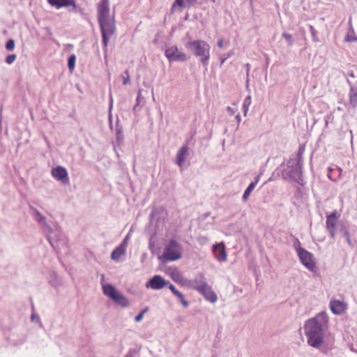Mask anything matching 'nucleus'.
<instances>
[{
    "label": "nucleus",
    "instance_id": "f704fd0d",
    "mask_svg": "<svg viewBox=\"0 0 357 357\" xmlns=\"http://www.w3.org/2000/svg\"><path fill=\"white\" fill-rule=\"evenodd\" d=\"M350 100L354 106L357 105V93L353 94L350 96Z\"/></svg>",
    "mask_w": 357,
    "mask_h": 357
},
{
    "label": "nucleus",
    "instance_id": "aec40b11",
    "mask_svg": "<svg viewBox=\"0 0 357 357\" xmlns=\"http://www.w3.org/2000/svg\"><path fill=\"white\" fill-rule=\"evenodd\" d=\"M197 1V0H175L172 9H176L178 7L181 10L185 8L192 6Z\"/></svg>",
    "mask_w": 357,
    "mask_h": 357
},
{
    "label": "nucleus",
    "instance_id": "e433bc0d",
    "mask_svg": "<svg viewBox=\"0 0 357 357\" xmlns=\"http://www.w3.org/2000/svg\"><path fill=\"white\" fill-rule=\"evenodd\" d=\"M283 38L289 41V43H291V35L287 33H284L282 34Z\"/></svg>",
    "mask_w": 357,
    "mask_h": 357
},
{
    "label": "nucleus",
    "instance_id": "393cba45",
    "mask_svg": "<svg viewBox=\"0 0 357 357\" xmlns=\"http://www.w3.org/2000/svg\"><path fill=\"white\" fill-rule=\"evenodd\" d=\"M290 176L297 181H298L301 179V167L298 165H297V167H296L295 171L290 174Z\"/></svg>",
    "mask_w": 357,
    "mask_h": 357
},
{
    "label": "nucleus",
    "instance_id": "f257e3e1",
    "mask_svg": "<svg viewBox=\"0 0 357 357\" xmlns=\"http://www.w3.org/2000/svg\"><path fill=\"white\" fill-rule=\"evenodd\" d=\"M328 324L329 317L324 311L305 321L303 331L307 344L310 347L319 350L324 347L326 332L328 330Z\"/></svg>",
    "mask_w": 357,
    "mask_h": 357
},
{
    "label": "nucleus",
    "instance_id": "a18cd8bd",
    "mask_svg": "<svg viewBox=\"0 0 357 357\" xmlns=\"http://www.w3.org/2000/svg\"><path fill=\"white\" fill-rule=\"evenodd\" d=\"M246 75H247V77L249 76V72H250V65L249 63H247L246 64Z\"/></svg>",
    "mask_w": 357,
    "mask_h": 357
},
{
    "label": "nucleus",
    "instance_id": "2eb2a0df",
    "mask_svg": "<svg viewBox=\"0 0 357 357\" xmlns=\"http://www.w3.org/2000/svg\"><path fill=\"white\" fill-rule=\"evenodd\" d=\"M103 280L104 275L102 276L101 280V285L103 294L113 301L116 296L119 293V291L112 284L105 282Z\"/></svg>",
    "mask_w": 357,
    "mask_h": 357
},
{
    "label": "nucleus",
    "instance_id": "2f4dec72",
    "mask_svg": "<svg viewBox=\"0 0 357 357\" xmlns=\"http://www.w3.org/2000/svg\"><path fill=\"white\" fill-rule=\"evenodd\" d=\"M16 58H17V56L15 54H10L6 57V61L8 64H12L13 63L15 62V61L16 60Z\"/></svg>",
    "mask_w": 357,
    "mask_h": 357
},
{
    "label": "nucleus",
    "instance_id": "7c9ffc66",
    "mask_svg": "<svg viewBox=\"0 0 357 357\" xmlns=\"http://www.w3.org/2000/svg\"><path fill=\"white\" fill-rule=\"evenodd\" d=\"M6 47L8 51H12L15 48V41L13 39L9 40L6 45Z\"/></svg>",
    "mask_w": 357,
    "mask_h": 357
},
{
    "label": "nucleus",
    "instance_id": "bb28decb",
    "mask_svg": "<svg viewBox=\"0 0 357 357\" xmlns=\"http://www.w3.org/2000/svg\"><path fill=\"white\" fill-rule=\"evenodd\" d=\"M233 54H234V50H231L230 52H229L226 54L220 55L219 56V59H220V65L222 66L225 62V61L227 59H229V57H231Z\"/></svg>",
    "mask_w": 357,
    "mask_h": 357
},
{
    "label": "nucleus",
    "instance_id": "a19ab883",
    "mask_svg": "<svg viewBox=\"0 0 357 357\" xmlns=\"http://www.w3.org/2000/svg\"><path fill=\"white\" fill-rule=\"evenodd\" d=\"M169 289L172 291V292L174 294V295L178 291V290L175 288V287L170 284H169Z\"/></svg>",
    "mask_w": 357,
    "mask_h": 357
},
{
    "label": "nucleus",
    "instance_id": "c756f323",
    "mask_svg": "<svg viewBox=\"0 0 357 357\" xmlns=\"http://www.w3.org/2000/svg\"><path fill=\"white\" fill-rule=\"evenodd\" d=\"M125 75H122L121 77H122V80H123V84L124 85H127L128 84L130 83V75H129V73H128V70H126L124 73Z\"/></svg>",
    "mask_w": 357,
    "mask_h": 357
},
{
    "label": "nucleus",
    "instance_id": "f3484780",
    "mask_svg": "<svg viewBox=\"0 0 357 357\" xmlns=\"http://www.w3.org/2000/svg\"><path fill=\"white\" fill-rule=\"evenodd\" d=\"M127 248H125L124 245H119L116 247L111 254V259L116 261L119 262L123 260L126 253Z\"/></svg>",
    "mask_w": 357,
    "mask_h": 357
},
{
    "label": "nucleus",
    "instance_id": "b1692460",
    "mask_svg": "<svg viewBox=\"0 0 357 357\" xmlns=\"http://www.w3.org/2000/svg\"><path fill=\"white\" fill-rule=\"evenodd\" d=\"M35 214L36 221L43 225V229H45V225H47L45 222V218L38 211H36Z\"/></svg>",
    "mask_w": 357,
    "mask_h": 357
},
{
    "label": "nucleus",
    "instance_id": "a211bd4d",
    "mask_svg": "<svg viewBox=\"0 0 357 357\" xmlns=\"http://www.w3.org/2000/svg\"><path fill=\"white\" fill-rule=\"evenodd\" d=\"M188 155V148L187 146H182L176 154V164L182 168L183 165Z\"/></svg>",
    "mask_w": 357,
    "mask_h": 357
},
{
    "label": "nucleus",
    "instance_id": "de8ad7c7",
    "mask_svg": "<svg viewBox=\"0 0 357 357\" xmlns=\"http://www.w3.org/2000/svg\"><path fill=\"white\" fill-rule=\"evenodd\" d=\"M346 241L347 242V243L349 245H351V238H350V236H349L348 237H346Z\"/></svg>",
    "mask_w": 357,
    "mask_h": 357
},
{
    "label": "nucleus",
    "instance_id": "cd10ccee",
    "mask_svg": "<svg viewBox=\"0 0 357 357\" xmlns=\"http://www.w3.org/2000/svg\"><path fill=\"white\" fill-rule=\"evenodd\" d=\"M149 310V308L148 307H145L144 309H143L135 317V321L137 322V323H139L140 322L143 317H144V315L146 312H147Z\"/></svg>",
    "mask_w": 357,
    "mask_h": 357
},
{
    "label": "nucleus",
    "instance_id": "5fc2aeb1",
    "mask_svg": "<svg viewBox=\"0 0 357 357\" xmlns=\"http://www.w3.org/2000/svg\"><path fill=\"white\" fill-rule=\"evenodd\" d=\"M110 100H111V105L112 104V98L111 97L110 98Z\"/></svg>",
    "mask_w": 357,
    "mask_h": 357
},
{
    "label": "nucleus",
    "instance_id": "a878e982",
    "mask_svg": "<svg viewBox=\"0 0 357 357\" xmlns=\"http://www.w3.org/2000/svg\"><path fill=\"white\" fill-rule=\"evenodd\" d=\"M75 61H76V56L75 54H72L68 59V68L70 69V71H73L75 68Z\"/></svg>",
    "mask_w": 357,
    "mask_h": 357
},
{
    "label": "nucleus",
    "instance_id": "c85d7f7f",
    "mask_svg": "<svg viewBox=\"0 0 357 357\" xmlns=\"http://www.w3.org/2000/svg\"><path fill=\"white\" fill-rule=\"evenodd\" d=\"M339 232L342 235V236L346 238V237H348L349 235V231L346 228L344 224L340 225V231Z\"/></svg>",
    "mask_w": 357,
    "mask_h": 357
},
{
    "label": "nucleus",
    "instance_id": "603ef678",
    "mask_svg": "<svg viewBox=\"0 0 357 357\" xmlns=\"http://www.w3.org/2000/svg\"><path fill=\"white\" fill-rule=\"evenodd\" d=\"M31 318H32V319H35V315H34V314H33V315L31 316Z\"/></svg>",
    "mask_w": 357,
    "mask_h": 357
},
{
    "label": "nucleus",
    "instance_id": "72a5a7b5",
    "mask_svg": "<svg viewBox=\"0 0 357 357\" xmlns=\"http://www.w3.org/2000/svg\"><path fill=\"white\" fill-rule=\"evenodd\" d=\"M229 45V41H227L225 43H224V41H223L222 39H220L218 41V46L220 49L223 48L225 46H228Z\"/></svg>",
    "mask_w": 357,
    "mask_h": 357
},
{
    "label": "nucleus",
    "instance_id": "4be33fe9",
    "mask_svg": "<svg viewBox=\"0 0 357 357\" xmlns=\"http://www.w3.org/2000/svg\"><path fill=\"white\" fill-rule=\"evenodd\" d=\"M207 282L204 280V278H196V279H194L192 280H190L188 282V286L197 291V288L198 287H202L204 286V284H206Z\"/></svg>",
    "mask_w": 357,
    "mask_h": 357
},
{
    "label": "nucleus",
    "instance_id": "864d4df0",
    "mask_svg": "<svg viewBox=\"0 0 357 357\" xmlns=\"http://www.w3.org/2000/svg\"><path fill=\"white\" fill-rule=\"evenodd\" d=\"M338 171H339L340 172H342V169H341V168H338Z\"/></svg>",
    "mask_w": 357,
    "mask_h": 357
},
{
    "label": "nucleus",
    "instance_id": "9d476101",
    "mask_svg": "<svg viewBox=\"0 0 357 357\" xmlns=\"http://www.w3.org/2000/svg\"><path fill=\"white\" fill-rule=\"evenodd\" d=\"M169 284V281L165 280L162 276L159 275H154L146 284L147 289H152L154 290H160Z\"/></svg>",
    "mask_w": 357,
    "mask_h": 357
},
{
    "label": "nucleus",
    "instance_id": "4c0bfd02",
    "mask_svg": "<svg viewBox=\"0 0 357 357\" xmlns=\"http://www.w3.org/2000/svg\"><path fill=\"white\" fill-rule=\"evenodd\" d=\"M227 110L231 115H234L236 113V109L231 107H227Z\"/></svg>",
    "mask_w": 357,
    "mask_h": 357
},
{
    "label": "nucleus",
    "instance_id": "4468645a",
    "mask_svg": "<svg viewBox=\"0 0 357 357\" xmlns=\"http://www.w3.org/2000/svg\"><path fill=\"white\" fill-rule=\"evenodd\" d=\"M52 176L63 184L69 183L68 174L66 168L58 166L52 169Z\"/></svg>",
    "mask_w": 357,
    "mask_h": 357
},
{
    "label": "nucleus",
    "instance_id": "5701e85b",
    "mask_svg": "<svg viewBox=\"0 0 357 357\" xmlns=\"http://www.w3.org/2000/svg\"><path fill=\"white\" fill-rule=\"evenodd\" d=\"M255 188V183H250L248 187L245 190L243 195V200L244 202H246L250 197L251 192Z\"/></svg>",
    "mask_w": 357,
    "mask_h": 357
},
{
    "label": "nucleus",
    "instance_id": "f8f14e48",
    "mask_svg": "<svg viewBox=\"0 0 357 357\" xmlns=\"http://www.w3.org/2000/svg\"><path fill=\"white\" fill-rule=\"evenodd\" d=\"M329 307L331 312L335 315H341L347 310V304L344 300L331 299Z\"/></svg>",
    "mask_w": 357,
    "mask_h": 357
},
{
    "label": "nucleus",
    "instance_id": "8fccbe9b",
    "mask_svg": "<svg viewBox=\"0 0 357 357\" xmlns=\"http://www.w3.org/2000/svg\"><path fill=\"white\" fill-rule=\"evenodd\" d=\"M331 171H332L331 168H329V169H328V172H328V178H329L330 179H332V178H331V174H330V172H331Z\"/></svg>",
    "mask_w": 357,
    "mask_h": 357
},
{
    "label": "nucleus",
    "instance_id": "39448f33",
    "mask_svg": "<svg viewBox=\"0 0 357 357\" xmlns=\"http://www.w3.org/2000/svg\"><path fill=\"white\" fill-rule=\"evenodd\" d=\"M44 231L47 234L48 241L54 248L59 247L58 243L62 240L63 234L61 231V227L59 225H54V227L48 225H45Z\"/></svg>",
    "mask_w": 357,
    "mask_h": 357
},
{
    "label": "nucleus",
    "instance_id": "37998d69",
    "mask_svg": "<svg viewBox=\"0 0 357 357\" xmlns=\"http://www.w3.org/2000/svg\"><path fill=\"white\" fill-rule=\"evenodd\" d=\"M141 96H142V90H139L138 91V96H137V104H136V105H138V104L139 103V100H140Z\"/></svg>",
    "mask_w": 357,
    "mask_h": 357
},
{
    "label": "nucleus",
    "instance_id": "c9c22d12",
    "mask_svg": "<svg viewBox=\"0 0 357 357\" xmlns=\"http://www.w3.org/2000/svg\"><path fill=\"white\" fill-rule=\"evenodd\" d=\"M130 238V234H128L126 237L123 239V241L121 242V243L120 245H124L125 244V248H127L128 245V240Z\"/></svg>",
    "mask_w": 357,
    "mask_h": 357
},
{
    "label": "nucleus",
    "instance_id": "ea45409f",
    "mask_svg": "<svg viewBox=\"0 0 357 357\" xmlns=\"http://www.w3.org/2000/svg\"><path fill=\"white\" fill-rule=\"evenodd\" d=\"M174 296H176L179 300H181L182 298H184V296L183 295V294L181 292H180L179 291H178L175 294Z\"/></svg>",
    "mask_w": 357,
    "mask_h": 357
},
{
    "label": "nucleus",
    "instance_id": "49530a36",
    "mask_svg": "<svg viewBox=\"0 0 357 357\" xmlns=\"http://www.w3.org/2000/svg\"><path fill=\"white\" fill-rule=\"evenodd\" d=\"M310 29L312 36H315V30H314V27L312 26H310Z\"/></svg>",
    "mask_w": 357,
    "mask_h": 357
},
{
    "label": "nucleus",
    "instance_id": "9b49d317",
    "mask_svg": "<svg viewBox=\"0 0 357 357\" xmlns=\"http://www.w3.org/2000/svg\"><path fill=\"white\" fill-rule=\"evenodd\" d=\"M98 22L114 18V15L109 13V3L108 0H102L98 6Z\"/></svg>",
    "mask_w": 357,
    "mask_h": 357
},
{
    "label": "nucleus",
    "instance_id": "0eeeda50",
    "mask_svg": "<svg viewBox=\"0 0 357 357\" xmlns=\"http://www.w3.org/2000/svg\"><path fill=\"white\" fill-rule=\"evenodd\" d=\"M296 252L302 264L309 271H314L316 264L313 255L301 248H297Z\"/></svg>",
    "mask_w": 357,
    "mask_h": 357
},
{
    "label": "nucleus",
    "instance_id": "7ed1b4c3",
    "mask_svg": "<svg viewBox=\"0 0 357 357\" xmlns=\"http://www.w3.org/2000/svg\"><path fill=\"white\" fill-rule=\"evenodd\" d=\"M183 250V246L179 242L170 240L165 245L163 252L158 259L163 262L177 261L181 258Z\"/></svg>",
    "mask_w": 357,
    "mask_h": 357
},
{
    "label": "nucleus",
    "instance_id": "09e8293b",
    "mask_svg": "<svg viewBox=\"0 0 357 357\" xmlns=\"http://www.w3.org/2000/svg\"><path fill=\"white\" fill-rule=\"evenodd\" d=\"M236 119L239 123L241 121V116L239 114L236 116Z\"/></svg>",
    "mask_w": 357,
    "mask_h": 357
},
{
    "label": "nucleus",
    "instance_id": "4d7b16f0",
    "mask_svg": "<svg viewBox=\"0 0 357 357\" xmlns=\"http://www.w3.org/2000/svg\"><path fill=\"white\" fill-rule=\"evenodd\" d=\"M248 82H249V79H247V82H247V85H248Z\"/></svg>",
    "mask_w": 357,
    "mask_h": 357
},
{
    "label": "nucleus",
    "instance_id": "ddd939ff",
    "mask_svg": "<svg viewBox=\"0 0 357 357\" xmlns=\"http://www.w3.org/2000/svg\"><path fill=\"white\" fill-rule=\"evenodd\" d=\"M197 291L201 294L206 300L214 303L218 301L216 294L213 291L211 287L208 283L204 284V286L197 288Z\"/></svg>",
    "mask_w": 357,
    "mask_h": 357
},
{
    "label": "nucleus",
    "instance_id": "20e7f679",
    "mask_svg": "<svg viewBox=\"0 0 357 357\" xmlns=\"http://www.w3.org/2000/svg\"><path fill=\"white\" fill-rule=\"evenodd\" d=\"M99 24H100V29H101L104 49H105V51H106L107 46H108L109 41L112 36L116 31V25H115L114 17L109 18V20H103V21L99 22Z\"/></svg>",
    "mask_w": 357,
    "mask_h": 357
},
{
    "label": "nucleus",
    "instance_id": "423d86ee",
    "mask_svg": "<svg viewBox=\"0 0 357 357\" xmlns=\"http://www.w3.org/2000/svg\"><path fill=\"white\" fill-rule=\"evenodd\" d=\"M340 214L335 210L331 214L326 216V229L330 233L331 237L335 238L337 231H340V225L343 224L339 221Z\"/></svg>",
    "mask_w": 357,
    "mask_h": 357
},
{
    "label": "nucleus",
    "instance_id": "6ab92c4d",
    "mask_svg": "<svg viewBox=\"0 0 357 357\" xmlns=\"http://www.w3.org/2000/svg\"><path fill=\"white\" fill-rule=\"evenodd\" d=\"M47 2L56 8L66 7L69 6H75L74 0H47Z\"/></svg>",
    "mask_w": 357,
    "mask_h": 357
},
{
    "label": "nucleus",
    "instance_id": "79ce46f5",
    "mask_svg": "<svg viewBox=\"0 0 357 357\" xmlns=\"http://www.w3.org/2000/svg\"><path fill=\"white\" fill-rule=\"evenodd\" d=\"M180 301L185 307H187L189 305L188 302L185 299V298L180 300Z\"/></svg>",
    "mask_w": 357,
    "mask_h": 357
},
{
    "label": "nucleus",
    "instance_id": "412c9836",
    "mask_svg": "<svg viewBox=\"0 0 357 357\" xmlns=\"http://www.w3.org/2000/svg\"><path fill=\"white\" fill-rule=\"evenodd\" d=\"M113 301L121 306V307H128L130 305V303L128 298L125 296L122 293L119 291V293L116 296V297L113 299Z\"/></svg>",
    "mask_w": 357,
    "mask_h": 357
},
{
    "label": "nucleus",
    "instance_id": "58836bf2",
    "mask_svg": "<svg viewBox=\"0 0 357 357\" xmlns=\"http://www.w3.org/2000/svg\"><path fill=\"white\" fill-rule=\"evenodd\" d=\"M262 174V173H260L258 176H257L255 178V181L254 182H252L251 183H255V186L257 185V184L258 183V182L260 180V178H261V175Z\"/></svg>",
    "mask_w": 357,
    "mask_h": 357
},
{
    "label": "nucleus",
    "instance_id": "1a4fd4ad",
    "mask_svg": "<svg viewBox=\"0 0 357 357\" xmlns=\"http://www.w3.org/2000/svg\"><path fill=\"white\" fill-rule=\"evenodd\" d=\"M212 252L215 259L220 263L227 260V253L224 243H215L212 246Z\"/></svg>",
    "mask_w": 357,
    "mask_h": 357
},
{
    "label": "nucleus",
    "instance_id": "f03ea898",
    "mask_svg": "<svg viewBox=\"0 0 357 357\" xmlns=\"http://www.w3.org/2000/svg\"><path fill=\"white\" fill-rule=\"evenodd\" d=\"M185 47L195 56L199 58L203 66H206L208 65L211 47L207 42L202 40H190L185 44Z\"/></svg>",
    "mask_w": 357,
    "mask_h": 357
},
{
    "label": "nucleus",
    "instance_id": "dca6fc26",
    "mask_svg": "<svg viewBox=\"0 0 357 357\" xmlns=\"http://www.w3.org/2000/svg\"><path fill=\"white\" fill-rule=\"evenodd\" d=\"M166 273L169 275L174 282L182 284H185V279L177 268L169 267L167 269Z\"/></svg>",
    "mask_w": 357,
    "mask_h": 357
},
{
    "label": "nucleus",
    "instance_id": "473e14b6",
    "mask_svg": "<svg viewBox=\"0 0 357 357\" xmlns=\"http://www.w3.org/2000/svg\"><path fill=\"white\" fill-rule=\"evenodd\" d=\"M252 98L250 96H248L243 100V105L250 107L251 105Z\"/></svg>",
    "mask_w": 357,
    "mask_h": 357
},
{
    "label": "nucleus",
    "instance_id": "6e6552de",
    "mask_svg": "<svg viewBox=\"0 0 357 357\" xmlns=\"http://www.w3.org/2000/svg\"><path fill=\"white\" fill-rule=\"evenodd\" d=\"M165 54L170 62L185 61L188 59L187 54L181 51L176 45L167 47Z\"/></svg>",
    "mask_w": 357,
    "mask_h": 357
},
{
    "label": "nucleus",
    "instance_id": "3c124183",
    "mask_svg": "<svg viewBox=\"0 0 357 357\" xmlns=\"http://www.w3.org/2000/svg\"><path fill=\"white\" fill-rule=\"evenodd\" d=\"M350 133L352 135V131H350ZM353 143V137L351 136V144Z\"/></svg>",
    "mask_w": 357,
    "mask_h": 357
},
{
    "label": "nucleus",
    "instance_id": "6e6d98bb",
    "mask_svg": "<svg viewBox=\"0 0 357 357\" xmlns=\"http://www.w3.org/2000/svg\"><path fill=\"white\" fill-rule=\"evenodd\" d=\"M125 357H132V356L130 355H126Z\"/></svg>",
    "mask_w": 357,
    "mask_h": 357
},
{
    "label": "nucleus",
    "instance_id": "c03bdc74",
    "mask_svg": "<svg viewBox=\"0 0 357 357\" xmlns=\"http://www.w3.org/2000/svg\"><path fill=\"white\" fill-rule=\"evenodd\" d=\"M243 112H244V116H245L248 114V112L249 110V107L248 106H243Z\"/></svg>",
    "mask_w": 357,
    "mask_h": 357
}]
</instances>
